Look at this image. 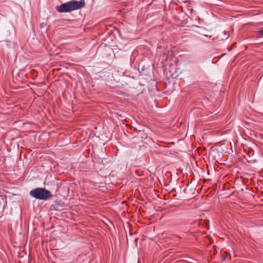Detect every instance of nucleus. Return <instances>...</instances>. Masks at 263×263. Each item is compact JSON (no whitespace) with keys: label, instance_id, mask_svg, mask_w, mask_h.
Returning <instances> with one entry per match:
<instances>
[{"label":"nucleus","instance_id":"1","mask_svg":"<svg viewBox=\"0 0 263 263\" xmlns=\"http://www.w3.org/2000/svg\"><path fill=\"white\" fill-rule=\"evenodd\" d=\"M85 5L84 0H71L57 6L55 9L59 13H65L80 10L83 8Z\"/></svg>","mask_w":263,"mask_h":263},{"label":"nucleus","instance_id":"2","mask_svg":"<svg viewBox=\"0 0 263 263\" xmlns=\"http://www.w3.org/2000/svg\"><path fill=\"white\" fill-rule=\"evenodd\" d=\"M29 195L36 199L44 201L49 199L52 196L49 191L42 187H37L31 190Z\"/></svg>","mask_w":263,"mask_h":263},{"label":"nucleus","instance_id":"3","mask_svg":"<svg viewBox=\"0 0 263 263\" xmlns=\"http://www.w3.org/2000/svg\"><path fill=\"white\" fill-rule=\"evenodd\" d=\"M91 155L95 159H103L105 155V152H103L102 149H91Z\"/></svg>","mask_w":263,"mask_h":263},{"label":"nucleus","instance_id":"4","mask_svg":"<svg viewBox=\"0 0 263 263\" xmlns=\"http://www.w3.org/2000/svg\"><path fill=\"white\" fill-rule=\"evenodd\" d=\"M51 208L54 211H61L64 208V203L60 200H55L51 204Z\"/></svg>","mask_w":263,"mask_h":263},{"label":"nucleus","instance_id":"5","mask_svg":"<svg viewBox=\"0 0 263 263\" xmlns=\"http://www.w3.org/2000/svg\"><path fill=\"white\" fill-rule=\"evenodd\" d=\"M243 151L250 158H252L254 154L253 149H243Z\"/></svg>","mask_w":263,"mask_h":263},{"label":"nucleus","instance_id":"6","mask_svg":"<svg viewBox=\"0 0 263 263\" xmlns=\"http://www.w3.org/2000/svg\"><path fill=\"white\" fill-rule=\"evenodd\" d=\"M134 129L139 133H141L142 134H144V127L142 125H138L137 127H134Z\"/></svg>","mask_w":263,"mask_h":263},{"label":"nucleus","instance_id":"7","mask_svg":"<svg viewBox=\"0 0 263 263\" xmlns=\"http://www.w3.org/2000/svg\"><path fill=\"white\" fill-rule=\"evenodd\" d=\"M257 33L259 37H263V27L260 28Z\"/></svg>","mask_w":263,"mask_h":263},{"label":"nucleus","instance_id":"8","mask_svg":"<svg viewBox=\"0 0 263 263\" xmlns=\"http://www.w3.org/2000/svg\"><path fill=\"white\" fill-rule=\"evenodd\" d=\"M195 27L196 28H197L200 29V30H201V31H197L199 33H200V34H202V35H204V36H208V35H204V34L203 33V32H202V31L205 30V29H204V28H201V27L198 26H196H196H195Z\"/></svg>","mask_w":263,"mask_h":263},{"label":"nucleus","instance_id":"9","mask_svg":"<svg viewBox=\"0 0 263 263\" xmlns=\"http://www.w3.org/2000/svg\"><path fill=\"white\" fill-rule=\"evenodd\" d=\"M230 150L232 152V153H237V149H232V148H231L230 149Z\"/></svg>","mask_w":263,"mask_h":263},{"label":"nucleus","instance_id":"10","mask_svg":"<svg viewBox=\"0 0 263 263\" xmlns=\"http://www.w3.org/2000/svg\"><path fill=\"white\" fill-rule=\"evenodd\" d=\"M3 211L2 204L0 203V214L2 213Z\"/></svg>","mask_w":263,"mask_h":263},{"label":"nucleus","instance_id":"11","mask_svg":"<svg viewBox=\"0 0 263 263\" xmlns=\"http://www.w3.org/2000/svg\"><path fill=\"white\" fill-rule=\"evenodd\" d=\"M138 240V238H137V237H136V238H135V239H134V241H135V243H136V246L137 245V242Z\"/></svg>","mask_w":263,"mask_h":263},{"label":"nucleus","instance_id":"12","mask_svg":"<svg viewBox=\"0 0 263 263\" xmlns=\"http://www.w3.org/2000/svg\"><path fill=\"white\" fill-rule=\"evenodd\" d=\"M164 155L167 156H170L171 155H172V154L171 153H170L169 154L167 153H165Z\"/></svg>","mask_w":263,"mask_h":263},{"label":"nucleus","instance_id":"13","mask_svg":"<svg viewBox=\"0 0 263 263\" xmlns=\"http://www.w3.org/2000/svg\"><path fill=\"white\" fill-rule=\"evenodd\" d=\"M255 161H256V160H253V159H252V160H251L250 161H249V160H248V162H255Z\"/></svg>","mask_w":263,"mask_h":263},{"label":"nucleus","instance_id":"14","mask_svg":"<svg viewBox=\"0 0 263 263\" xmlns=\"http://www.w3.org/2000/svg\"><path fill=\"white\" fill-rule=\"evenodd\" d=\"M223 33L224 35H227V31H223Z\"/></svg>","mask_w":263,"mask_h":263},{"label":"nucleus","instance_id":"15","mask_svg":"<svg viewBox=\"0 0 263 263\" xmlns=\"http://www.w3.org/2000/svg\"><path fill=\"white\" fill-rule=\"evenodd\" d=\"M130 66H132V59H130Z\"/></svg>","mask_w":263,"mask_h":263},{"label":"nucleus","instance_id":"16","mask_svg":"<svg viewBox=\"0 0 263 263\" xmlns=\"http://www.w3.org/2000/svg\"><path fill=\"white\" fill-rule=\"evenodd\" d=\"M144 70V67H143L142 68H141V71H143Z\"/></svg>","mask_w":263,"mask_h":263},{"label":"nucleus","instance_id":"17","mask_svg":"<svg viewBox=\"0 0 263 263\" xmlns=\"http://www.w3.org/2000/svg\"><path fill=\"white\" fill-rule=\"evenodd\" d=\"M229 37V36H228L226 38V40H227Z\"/></svg>","mask_w":263,"mask_h":263},{"label":"nucleus","instance_id":"18","mask_svg":"<svg viewBox=\"0 0 263 263\" xmlns=\"http://www.w3.org/2000/svg\"><path fill=\"white\" fill-rule=\"evenodd\" d=\"M138 70H139V73H141V71L140 70V69H139Z\"/></svg>","mask_w":263,"mask_h":263},{"label":"nucleus","instance_id":"19","mask_svg":"<svg viewBox=\"0 0 263 263\" xmlns=\"http://www.w3.org/2000/svg\"><path fill=\"white\" fill-rule=\"evenodd\" d=\"M168 146H165V147H164V148H168Z\"/></svg>","mask_w":263,"mask_h":263},{"label":"nucleus","instance_id":"20","mask_svg":"<svg viewBox=\"0 0 263 263\" xmlns=\"http://www.w3.org/2000/svg\"><path fill=\"white\" fill-rule=\"evenodd\" d=\"M89 153H90V149H89Z\"/></svg>","mask_w":263,"mask_h":263},{"label":"nucleus","instance_id":"21","mask_svg":"<svg viewBox=\"0 0 263 263\" xmlns=\"http://www.w3.org/2000/svg\"><path fill=\"white\" fill-rule=\"evenodd\" d=\"M129 235H130V236H131L132 235V234L131 233H130Z\"/></svg>","mask_w":263,"mask_h":263}]
</instances>
